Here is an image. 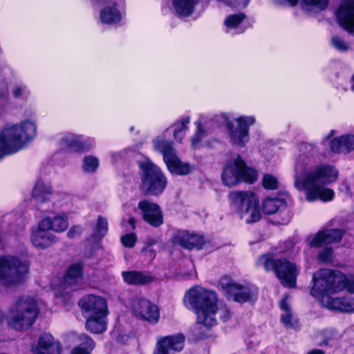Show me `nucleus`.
Wrapping results in <instances>:
<instances>
[{
	"label": "nucleus",
	"instance_id": "nucleus-28",
	"mask_svg": "<svg viewBox=\"0 0 354 354\" xmlns=\"http://www.w3.org/2000/svg\"><path fill=\"white\" fill-rule=\"evenodd\" d=\"M44 335H49V337H47V339L44 335L39 337L36 354H60L61 344L59 342H54L50 333H44Z\"/></svg>",
	"mask_w": 354,
	"mask_h": 354
},
{
	"label": "nucleus",
	"instance_id": "nucleus-27",
	"mask_svg": "<svg viewBox=\"0 0 354 354\" xmlns=\"http://www.w3.org/2000/svg\"><path fill=\"white\" fill-rule=\"evenodd\" d=\"M32 196L37 203H44L50 201L53 197L50 184L43 180H38L32 189Z\"/></svg>",
	"mask_w": 354,
	"mask_h": 354
},
{
	"label": "nucleus",
	"instance_id": "nucleus-13",
	"mask_svg": "<svg viewBox=\"0 0 354 354\" xmlns=\"http://www.w3.org/2000/svg\"><path fill=\"white\" fill-rule=\"evenodd\" d=\"M99 9V21L102 24L115 25L120 23L125 8V0H91Z\"/></svg>",
	"mask_w": 354,
	"mask_h": 354
},
{
	"label": "nucleus",
	"instance_id": "nucleus-36",
	"mask_svg": "<svg viewBox=\"0 0 354 354\" xmlns=\"http://www.w3.org/2000/svg\"><path fill=\"white\" fill-rule=\"evenodd\" d=\"M245 19V15L243 13L231 15L225 18L224 24L228 30L237 29V32L241 33L244 30L241 28L240 25Z\"/></svg>",
	"mask_w": 354,
	"mask_h": 354
},
{
	"label": "nucleus",
	"instance_id": "nucleus-55",
	"mask_svg": "<svg viewBox=\"0 0 354 354\" xmlns=\"http://www.w3.org/2000/svg\"><path fill=\"white\" fill-rule=\"evenodd\" d=\"M198 338L199 339H208L211 337L210 334L209 333H198Z\"/></svg>",
	"mask_w": 354,
	"mask_h": 354
},
{
	"label": "nucleus",
	"instance_id": "nucleus-8",
	"mask_svg": "<svg viewBox=\"0 0 354 354\" xmlns=\"http://www.w3.org/2000/svg\"><path fill=\"white\" fill-rule=\"evenodd\" d=\"M28 270V264L16 256H0V281L5 286L21 283Z\"/></svg>",
	"mask_w": 354,
	"mask_h": 354
},
{
	"label": "nucleus",
	"instance_id": "nucleus-6",
	"mask_svg": "<svg viewBox=\"0 0 354 354\" xmlns=\"http://www.w3.org/2000/svg\"><path fill=\"white\" fill-rule=\"evenodd\" d=\"M39 313L36 301L31 297H19L10 309L9 326L16 330H27L35 323Z\"/></svg>",
	"mask_w": 354,
	"mask_h": 354
},
{
	"label": "nucleus",
	"instance_id": "nucleus-64",
	"mask_svg": "<svg viewBox=\"0 0 354 354\" xmlns=\"http://www.w3.org/2000/svg\"><path fill=\"white\" fill-rule=\"evenodd\" d=\"M6 93H7V91H6L5 92L3 91V92L1 93H0V97H2V96H3V95H5V94H6Z\"/></svg>",
	"mask_w": 354,
	"mask_h": 354
},
{
	"label": "nucleus",
	"instance_id": "nucleus-20",
	"mask_svg": "<svg viewBox=\"0 0 354 354\" xmlns=\"http://www.w3.org/2000/svg\"><path fill=\"white\" fill-rule=\"evenodd\" d=\"M339 26L350 34H354V0L345 1L337 10Z\"/></svg>",
	"mask_w": 354,
	"mask_h": 354
},
{
	"label": "nucleus",
	"instance_id": "nucleus-15",
	"mask_svg": "<svg viewBox=\"0 0 354 354\" xmlns=\"http://www.w3.org/2000/svg\"><path fill=\"white\" fill-rule=\"evenodd\" d=\"M221 287L227 297L239 303L252 301L258 295L257 288L252 285L241 286L232 281H223Z\"/></svg>",
	"mask_w": 354,
	"mask_h": 354
},
{
	"label": "nucleus",
	"instance_id": "nucleus-25",
	"mask_svg": "<svg viewBox=\"0 0 354 354\" xmlns=\"http://www.w3.org/2000/svg\"><path fill=\"white\" fill-rule=\"evenodd\" d=\"M322 306L330 310L351 313L354 312V298L326 297Z\"/></svg>",
	"mask_w": 354,
	"mask_h": 354
},
{
	"label": "nucleus",
	"instance_id": "nucleus-63",
	"mask_svg": "<svg viewBox=\"0 0 354 354\" xmlns=\"http://www.w3.org/2000/svg\"><path fill=\"white\" fill-rule=\"evenodd\" d=\"M352 89L354 91V75L352 77Z\"/></svg>",
	"mask_w": 354,
	"mask_h": 354
},
{
	"label": "nucleus",
	"instance_id": "nucleus-43",
	"mask_svg": "<svg viewBox=\"0 0 354 354\" xmlns=\"http://www.w3.org/2000/svg\"><path fill=\"white\" fill-rule=\"evenodd\" d=\"M288 300V296H286L279 302L280 308L284 311V313L281 315V320L282 323L286 326L290 325V319L292 317L290 308L289 306Z\"/></svg>",
	"mask_w": 354,
	"mask_h": 354
},
{
	"label": "nucleus",
	"instance_id": "nucleus-2",
	"mask_svg": "<svg viewBox=\"0 0 354 354\" xmlns=\"http://www.w3.org/2000/svg\"><path fill=\"white\" fill-rule=\"evenodd\" d=\"M218 301L214 290L198 285L186 290L183 298L185 306L196 315L197 324L207 329L217 324Z\"/></svg>",
	"mask_w": 354,
	"mask_h": 354
},
{
	"label": "nucleus",
	"instance_id": "nucleus-21",
	"mask_svg": "<svg viewBox=\"0 0 354 354\" xmlns=\"http://www.w3.org/2000/svg\"><path fill=\"white\" fill-rule=\"evenodd\" d=\"M185 340L183 333L162 337L157 342L156 348L153 354H169V349L180 352L184 348Z\"/></svg>",
	"mask_w": 354,
	"mask_h": 354
},
{
	"label": "nucleus",
	"instance_id": "nucleus-34",
	"mask_svg": "<svg viewBox=\"0 0 354 354\" xmlns=\"http://www.w3.org/2000/svg\"><path fill=\"white\" fill-rule=\"evenodd\" d=\"M328 0H301L302 9L308 12H319L326 9Z\"/></svg>",
	"mask_w": 354,
	"mask_h": 354
},
{
	"label": "nucleus",
	"instance_id": "nucleus-59",
	"mask_svg": "<svg viewBox=\"0 0 354 354\" xmlns=\"http://www.w3.org/2000/svg\"><path fill=\"white\" fill-rule=\"evenodd\" d=\"M286 1L292 6L297 5L298 0H286Z\"/></svg>",
	"mask_w": 354,
	"mask_h": 354
},
{
	"label": "nucleus",
	"instance_id": "nucleus-10",
	"mask_svg": "<svg viewBox=\"0 0 354 354\" xmlns=\"http://www.w3.org/2000/svg\"><path fill=\"white\" fill-rule=\"evenodd\" d=\"M230 198L236 212L247 223L257 222L261 217L259 207V198L252 192H234Z\"/></svg>",
	"mask_w": 354,
	"mask_h": 354
},
{
	"label": "nucleus",
	"instance_id": "nucleus-38",
	"mask_svg": "<svg viewBox=\"0 0 354 354\" xmlns=\"http://www.w3.org/2000/svg\"><path fill=\"white\" fill-rule=\"evenodd\" d=\"M283 205L284 203L278 198H268L263 202V211L266 214H276Z\"/></svg>",
	"mask_w": 354,
	"mask_h": 354
},
{
	"label": "nucleus",
	"instance_id": "nucleus-17",
	"mask_svg": "<svg viewBox=\"0 0 354 354\" xmlns=\"http://www.w3.org/2000/svg\"><path fill=\"white\" fill-rule=\"evenodd\" d=\"M56 236L39 221L35 227L32 228L30 241L39 250H45L53 245Z\"/></svg>",
	"mask_w": 354,
	"mask_h": 354
},
{
	"label": "nucleus",
	"instance_id": "nucleus-31",
	"mask_svg": "<svg viewBox=\"0 0 354 354\" xmlns=\"http://www.w3.org/2000/svg\"><path fill=\"white\" fill-rule=\"evenodd\" d=\"M167 133L168 129L162 135L158 136L153 140L154 149L162 153L164 161L166 160V157H170L176 152L172 142L167 140L165 138V134Z\"/></svg>",
	"mask_w": 354,
	"mask_h": 354
},
{
	"label": "nucleus",
	"instance_id": "nucleus-62",
	"mask_svg": "<svg viewBox=\"0 0 354 354\" xmlns=\"http://www.w3.org/2000/svg\"><path fill=\"white\" fill-rule=\"evenodd\" d=\"M3 319V314L2 313V311L0 310V324L2 322Z\"/></svg>",
	"mask_w": 354,
	"mask_h": 354
},
{
	"label": "nucleus",
	"instance_id": "nucleus-29",
	"mask_svg": "<svg viewBox=\"0 0 354 354\" xmlns=\"http://www.w3.org/2000/svg\"><path fill=\"white\" fill-rule=\"evenodd\" d=\"M40 221L48 230L57 233L64 232L68 227V218L62 214L45 216Z\"/></svg>",
	"mask_w": 354,
	"mask_h": 354
},
{
	"label": "nucleus",
	"instance_id": "nucleus-1",
	"mask_svg": "<svg viewBox=\"0 0 354 354\" xmlns=\"http://www.w3.org/2000/svg\"><path fill=\"white\" fill-rule=\"evenodd\" d=\"M319 151L312 144L299 145V154L295 165V187L299 191H306V198L309 202L320 200L331 201L334 191L326 186L338 178L337 169L328 164H318Z\"/></svg>",
	"mask_w": 354,
	"mask_h": 354
},
{
	"label": "nucleus",
	"instance_id": "nucleus-30",
	"mask_svg": "<svg viewBox=\"0 0 354 354\" xmlns=\"http://www.w3.org/2000/svg\"><path fill=\"white\" fill-rule=\"evenodd\" d=\"M165 162L169 171L174 174L187 175L192 170V167L189 163L180 160L176 155V151L170 157H166Z\"/></svg>",
	"mask_w": 354,
	"mask_h": 354
},
{
	"label": "nucleus",
	"instance_id": "nucleus-44",
	"mask_svg": "<svg viewBox=\"0 0 354 354\" xmlns=\"http://www.w3.org/2000/svg\"><path fill=\"white\" fill-rule=\"evenodd\" d=\"M12 95L15 98H23L26 99L27 98L30 94V91L25 84H20L16 86L12 89Z\"/></svg>",
	"mask_w": 354,
	"mask_h": 354
},
{
	"label": "nucleus",
	"instance_id": "nucleus-11",
	"mask_svg": "<svg viewBox=\"0 0 354 354\" xmlns=\"http://www.w3.org/2000/svg\"><path fill=\"white\" fill-rule=\"evenodd\" d=\"M139 165L142 189L152 195L162 194L167 180L161 169L149 160L142 162Z\"/></svg>",
	"mask_w": 354,
	"mask_h": 354
},
{
	"label": "nucleus",
	"instance_id": "nucleus-60",
	"mask_svg": "<svg viewBox=\"0 0 354 354\" xmlns=\"http://www.w3.org/2000/svg\"><path fill=\"white\" fill-rule=\"evenodd\" d=\"M12 216V214H6L3 216L4 221H7L10 219V218Z\"/></svg>",
	"mask_w": 354,
	"mask_h": 354
},
{
	"label": "nucleus",
	"instance_id": "nucleus-5",
	"mask_svg": "<svg viewBox=\"0 0 354 354\" xmlns=\"http://www.w3.org/2000/svg\"><path fill=\"white\" fill-rule=\"evenodd\" d=\"M344 274L339 270L320 269L313 274V286L310 295L324 304L326 297H332L331 294L342 291Z\"/></svg>",
	"mask_w": 354,
	"mask_h": 354
},
{
	"label": "nucleus",
	"instance_id": "nucleus-57",
	"mask_svg": "<svg viewBox=\"0 0 354 354\" xmlns=\"http://www.w3.org/2000/svg\"><path fill=\"white\" fill-rule=\"evenodd\" d=\"M335 133H336V131L335 130H331L330 131V133H328V135L326 136V137L325 138V139L323 142H325L327 140L330 139L332 137H333L335 135Z\"/></svg>",
	"mask_w": 354,
	"mask_h": 354
},
{
	"label": "nucleus",
	"instance_id": "nucleus-41",
	"mask_svg": "<svg viewBox=\"0 0 354 354\" xmlns=\"http://www.w3.org/2000/svg\"><path fill=\"white\" fill-rule=\"evenodd\" d=\"M291 217L290 210L286 205H283L274 215V223L277 225H286L290 221Z\"/></svg>",
	"mask_w": 354,
	"mask_h": 354
},
{
	"label": "nucleus",
	"instance_id": "nucleus-18",
	"mask_svg": "<svg viewBox=\"0 0 354 354\" xmlns=\"http://www.w3.org/2000/svg\"><path fill=\"white\" fill-rule=\"evenodd\" d=\"M138 208L143 220L151 225L158 227L163 223L162 212L156 203L148 200H142L138 203Z\"/></svg>",
	"mask_w": 354,
	"mask_h": 354
},
{
	"label": "nucleus",
	"instance_id": "nucleus-14",
	"mask_svg": "<svg viewBox=\"0 0 354 354\" xmlns=\"http://www.w3.org/2000/svg\"><path fill=\"white\" fill-rule=\"evenodd\" d=\"M83 281V264L77 262L71 264L67 269L63 281L55 290L57 297H64L73 291L80 288Z\"/></svg>",
	"mask_w": 354,
	"mask_h": 354
},
{
	"label": "nucleus",
	"instance_id": "nucleus-35",
	"mask_svg": "<svg viewBox=\"0 0 354 354\" xmlns=\"http://www.w3.org/2000/svg\"><path fill=\"white\" fill-rule=\"evenodd\" d=\"M95 347V343L91 337L85 335L82 342L74 346L71 354H91Z\"/></svg>",
	"mask_w": 354,
	"mask_h": 354
},
{
	"label": "nucleus",
	"instance_id": "nucleus-26",
	"mask_svg": "<svg viewBox=\"0 0 354 354\" xmlns=\"http://www.w3.org/2000/svg\"><path fill=\"white\" fill-rule=\"evenodd\" d=\"M173 12L179 17L191 16L200 3V0H169Z\"/></svg>",
	"mask_w": 354,
	"mask_h": 354
},
{
	"label": "nucleus",
	"instance_id": "nucleus-24",
	"mask_svg": "<svg viewBox=\"0 0 354 354\" xmlns=\"http://www.w3.org/2000/svg\"><path fill=\"white\" fill-rule=\"evenodd\" d=\"M330 149L334 153L347 154L354 151V134L346 133L330 141Z\"/></svg>",
	"mask_w": 354,
	"mask_h": 354
},
{
	"label": "nucleus",
	"instance_id": "nucleus-3",
	"mask_svg": "<svg viewBox=\"0 0 354 354\" xmlns=\"http://www.w3.org/2000/svg\"><path fill=\"white\" fill-rule=\"evenodd\" d=\"M37 136V121L34 116L5 125L0 132V161L24 149Z\"/></svg>",
	"mask_w": 354,
	"mask_h": 354
},
{
	"label": "nucleus",
	"instance_id": "nucleus-42",
	"mask_svg": "<svg viewBox=\"0 0 354 354\" xmlns=\"http://www.w3.org/2000/svg\"><path fill=\"white\" fill-rule=\"evenodd\" d=\"M108 232L107 220L102 216H99L92 236L95 239H101Z\"/></svg>",
	"mask_w": 354,
	"mask_h": 354
},
{
	"label": "nucleus",
	"instance_id": "nucleus-22",
	"mask_svg": "<svg viewBox=\"0 0 354 354\" xmlns=\"http://www.w3.org/2000/svg\"><path fill=\"white\" fill-rule=\"evenodd\" d=\"M59 142L62 147L74 151H88L93 146L92 142L89 138L70 133L64 134L60 138Z\"/></svg>",
	"mask_w": 354,
	"mask_h": 354
},
{
	"label": "nucleus",
	"instance_id": "nucleus-61",
	"mask_svg": "<svg viewBox=\"0 0 354 354\" xmlns=\"http://www.w3.org/2000/svg\"><path fill=\"white\" fill-rule=\"evenodd\" d=\"M328 339H326L324 342L319 343V346H328Z\"/></svg>",
	"mask_w": 354,
	"mask_h": 354
},
{
	"label": "nucleus",
	"instance_id": "nucleus-46",
	"mask_svg": "<svg viewBox=\"0 0 354 354\" xmlns=\"http://www.w3.org/2000/svg\"><path fill=\"white\" fill-rule=\"evenodd\" d=\"M319 260L323 263H330L333 259V251L330 247H325L318 254Z\"/></svg>",
	"mask_w": 354,
	"mask_h": 354
},
{
	"label": "nucleus",
	"instance_id": "nucleus-37",
	"mask_svg": "<svg viewBox=\"0 0 354 354\" xmlns=\"http://www.w3.org/2000/svg\"><path fill=\"white\" fill-rule=\"evenodd\" d=\"M190 122V118L185 117L174 124V137L176 141L181 142L188 129V124Z\"/></svg>",
	"mask_w": 354,
	"mask_h": 354
},
{
	"label": "nucleus",
	"instance_id": "nucleus-7",
	"mask_svg": "<svg viewBox=\"0 0 354 354\" xmlns=\"http://www.w3.org/2000/svg\"><path fill=\"white\" fill-rule=\"evenodd\" d=\"M256 264L267 272L274 271L284 286L293 288L296 286L299 270L295 263L285 259H275L272 254H265L259 257Z\"/></svg>",
	"mask_w": 354,
	"mask_h": 354
},
{
	"label": "nucleus",
	"instance_id": "nucleus-45",
	"mask_svg": "<svg viewBox=\"0 0 354 354\" xmlns=\"http://www.w3.org/2000/svg\"><path fill=\"white\" fill-rule=\"evenodd\" d=\"M263 185L267 189H275L278 187V180L272 175L266 174L263 178Z\"/></svg>",
	"mask_w": 354,
	"mask_h": 354
},
{
	"label": "nucleus",
	"instance_id": "nucleus-56",
	"mask_svg": "<svg viewBox=\"0 0 354 354\" xmlns=\"http://www.w3.org/2000/svg\"><path fill=\"white\" fill-rule=\"evenodd\" d=\"M308 354H325V352L321 349H313L309 351Z\"/></svg>",
	"mask_w": 354,
	"mask_h": 354
},
{
	"label": "nucleus",
	"instance_id": "nucleus-53",
	"mask_svg": "<svg viewBox=\"0 0 354 354\" xmlns=\"http://www.w3.org/2000/svg\"><path fill=\"white\" fill-rule=\"evenodd\" d=\"M157 243V240L153 238H149L147 240V247L145 248V252L149 253V257L153 259L155 257V253L152 251V250L150 248L151 246L156 244Z\"/></svg>",
	"mask_w": 354,
	"mask_h": 354
},
{
	"label": "nucleus",
	"instance_id": "nucleus-40",
	"mask_svg": "<svg viewBox=\"0 0 354 354\" xmlns=\"http://www.w3.org/2000/svg\"><path fill=\"white\" fill-rule=\"evenodd\" d=\"M99 165V159L92 155L85 156L82 161V169L86 173L95 172Z\"/></svg>",
	"mask_w": 354,
	"mask_h": 354
},
{
	"label": "nucleus",
	"instance_id": "nucleus-51",
	"mask_svg": "<svg viewBox=\"0 0 354 354\" xmlns=\"http://www.w3.org/2000/svg\"><path fill=\"white\" fill-rule=\"evenodd\" d=\"M83 232V229L80 225L71 227L67 232V236L70 239L78 238Z\"/></svg>",
	"mask_w": 354,
	"mask_h": 354
},
{
	"label": "nucleus",
	"instance_id": "nucleus-58",
	"mask_svg": "<svg viewBox=\"0 0 354 354\" xmlns=\"http://www.w3.org/2000/svg\"><path fill=\"white\" fill-rule=\"evenodd\" d=\"M129 223L131 225V227L134 229L136 227V219L133 217L129 218Z\"/></svg>",
	"mask_w": 354,
	"mask_h": 354
},
{
	"label": "nucleus",
	"instance_id": "nucleus-39",
	"mask_svg": "<svg viewBox=\"0 0 354 354\" xmlns=\"http://www.w3.org/2000/svg\"><path fill=\"white\" fill-rule=\"evenodd\" d=\"M330 44L333 48L342 53L347 52L351 48V44L337 35L330 38Z\"/></svg>",
	"mask_w": 354,
	"mask_h": 354
},
{
	"label": "nucleus",
	"instance_id": "nucleus-23",
	"mask_svg": "<svg viewBox=\"0 0 354 354\" xmlns=\"http://www.w3.org/2000/svg\"><path fill=\"white\" fill-rule=\"evenodd\" d=\"M172 242L186 249L200 248L204 243V237L185 231H178L174 235Z\"/></svg>",
	"mask_w": 354,
	"mask_h": 354
},
{
	"label": "nucleus",
	"instance_id": "nucleus-4",
	"mask_svg": "<svg viewBox=\"0 0 354 354\" xmlns=\"http://www.w3.org/2000/svg\"><path fill=\"white\" fill-rule=\"evenodd\" d=\"M78 305L83 314L88 316L86 328L91 332H104L107 330L106 301L102 297L88 295L80 299Z\"/></svg>",
	"mask_w": 354,
	"mask_h": 354
},
{
	"label": "nucleus",
	"instance_id": "nucleus-32",
	"mask_svg": "<svg viewBox=\"0 0 354 354\" xmlns=\"http://www.w3.org/2000/svg\"><path fill=\"white\" fill-rule=\"evenodd\" d=\"M204 118H201L195 124L196 125L197 131L194 136L192 138V147L194 149H198L204 145L205 138L210 133L209 129H205Z\"/></svg>",
	"mask_w": 354,
	"mask_h": 354
},
{
	"label": "nucleus",
	"instance_id": "nucleus-50",
	"mask_svg": "<svg viewBox=\"0 0 354 354\" xmlns=\"http://www.w3.org/2000/svg\"><path fill=\"white\" fill-rule=\"evenodd\" d=\"M216 313L219 314V317L223 322L227 321L232 315L230 310L225 305H218V311Z\"/></svg>",
	"mask_w": 354,
	"mask_h": 354
},
{
	"label": "nucleus",
	"instance_id": "nucleus-12",
	"mask_svg": "<svg viewBox=\"0 0 354 354\" xmlns=\"http://www.w3.org/2000/svg\"><path fill=\"white\" fill-rule=\"evenodd\" d=\"M255 122L256 118L253 115H241L233 120H227L226 127L230 144L237 147H244L250 141V127Z\"/></svg>",
	"mask_w": 354,
	"mask_h": 354
},
{
	"label": "nucleus",
	"instance_id": "nucleus-49",
	"mask_svg": "<svg viewBox=\"0 0 354 354\" xmlns=\"http://www.w3.org/2000/svg\"><path fill=\"white\" fill-rule=\"evenodd\" d=\"M342 283V290L346 289L348 292L354 293V276L346 277L344 274V280Z\"/></svg>",
	"mask_w": 354,
	"mask_h": 354
},
{
	"label": "nucleus",
	"instance_id": "nucleus-52",
	"mask_svg": "<svg viewBox=\"0 0 354 354\" xmlns=\"http://www.w3.org/2000/svg\"><path fill=\"white\" fill-rule=\"evenodd\" d=\"M129 151L124 149L118 153H113L111 154L113 163L115 164L120 160L125 159L128 156Z\"/></svg>",
	"mask_w": 354,
	"mask_h": 354
},
{
	"label": "nucleus",
	"instance_id": "nucleus-9",
	"mask_svg": "<svg viewBox=\"0 0 354 354\" xmlns=\"http://www.w3.org/2000/svg\"><path fill=\"white\" fill-rule=\"evenodd\" d=\"M221 178L224 185L231 187L241 182L254 183L257 179V172L247 167L241 156H237L226 163Z\"/></svg>",
	"mask_w": 354,
	"mask_h": 354
},
{
	"label": "nucleus",
	"instance_id": "nucleus-48",
	"mask_svg": "<svg viewBox=\"0 0 354 354\" xmlns=\"http://www.w3.org/2000/svg\"><path fill=\"white\" fill-rule=\"evenodd\" d=\"M219 2H223L225 4L236 8H245L249 3L250 0H216Z\"/></svg>",
	"mask_w": 354,
	"mask_h": 354
},
{
	"label": "nucleus",
	"instance_id": "nucleus-54",
	"mask_svg": "<svg viewBox=\"0 0 354 354\" xmlns=\"http://www.w3.org/2000/svg\"><path fill=\"white\" fill-rule=\"evenodd\" d=\"M285 245V248L283 250H281V252H287L291 248L293 247L294 245V243L292 241H287L284 243Z\"/></svg>",
	"mask_w": 354,
	"mask_h": 354
},
{
	"label": "nucleus",
	"instance_id": "nucleus-16",
	"mask_svg": "<svg viewBox=\"0 0 354 354\" xmlns=\"http://www.w3.org/2000/svg\"><path fill=\"white\" fill-rule=\"evenodd\" d=\"M133 314L138 318L149 324H155L160 319L159 308L150 301L143 298H136L132 303Z\"/></svg>",
	"mask_w": 354,
	"mask_h": 354
},
{
	"label": "nucleus",
	"instance_id": "nucleus-47",
	"mask_svg": "<svg viewBox=\"0 0 354 354\" xmlns=\"http://www.w3.org/2000/svg\"><path fill=\"white\" fill-rule=\"evenodd\" d=\"M137 241V236L134 233H129L121 237V242L125 247L132 248Z\"/></svg>",
	"mask_w": 354,
	"mask_h": 354
},
{
	"label": "nucleus",
	"instance_id": "nucleus-33",
	"mask_svg": "<svg viewBox=\"0 0 354 354\" xmlns=\"http://www.w3.org/2000/svg\"><path fill=\"white\" fill-rule=\"evenodd\" d=\"M124 281L132 285L145 284L151 281V277L138 271L122 272Z\"/></svg>",
	"mask_w": 354,
	"mask_h": 354
},
{
	"label": "nucleus",
	"instance_id": "nucleus-19",
	"mask_svg": "<svg viewBox=\"0 0 354 354\" xmlns=\"http://www.w3.org/2000/svg\"><path fill=\"white\" fill-rule=\"evenodd\" d=\"M343 232L338 229H327L308 239L310 248H321L341 241Z\"/></svg>",
	"mask_w": 354,
	"mask_h": 354
}]
</instances>
